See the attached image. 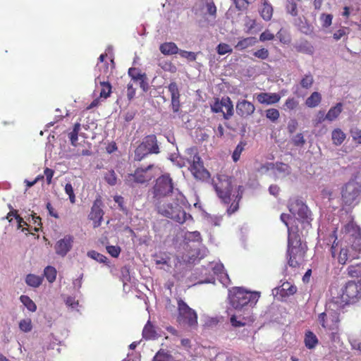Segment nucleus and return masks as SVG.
Segmentation results:
<instances>
[{"instance_id": "1", "label": "nucleus", "mask_w": 361, "mask_h": 361, "mask_svg": "<svg viewBox=\"0 0 361 361\" xmlns=\"http://www.w3.org/2000/svg\"><path fill=\"white\" fill-rule=\"evenodd\" d=\"M185 203L183 195L180 192H177L172 202H168L166 200L157 201L154 205L157 212L161 216L179 224H183L188 219H192L191 215L187 214L183 209Z\"/></svg>"}, {"instance_id": "2", "label": "nucleus", "mask_w": 361, "mask_h": 361, "mask_svg": "<svg viewBox=\"0 0 361 361\" xmlns=\"http://www.w3.org/2000/svg\"><path fill=\"white\" fill-rule=\"evenodd\" d=\"M259 297V292L248 291L240 287H235L229 290L231 307L238 312H243V314L257 304Z\"/></svg>"}, {"instance_id": "3", "label": "nucleus", "mask_w": 361, "mask_h": 361, "mask_svg": "<svg viewBox=\"0 0 361 361\" xmlns=\"http://www.w3.org/2000/svg\"><path fill=\"white\" fill-rule=\"evenodd\" d=\"M361 298V283L360 281H348L338 292L336 296H334L332 301L337 307L343 308L346 305L354 303Z\"/></svg>"}, {"instance_id": "4", "label": "nucleus", "mask_w": 361, "mask_h": 361, "mask_svg": "<svg viewBox=\"0 0 361 361\" xmlns=\"http://www.w3.org/2000/svg\"><path fill=\"white\" fill-rule=\"evenodd\" d=\"M306 247L302 245L300 235L293 228H288V264L290 267H295L300 264L305 253Z\"/></svg>"}, {"instance_id": "5", "label": "nucleus", "mask_w": 361, "mask_h": 361, "mask_svg": "<svg viewBox=\"0 0 361 361\" xmlns=\"http://www.w3.org/2000/svg\"><path fill=\"white\" fill-rule=\"evenodd\" d=\"M213 185L218 197L226 204L231 200L232 195L237 192L235 180L226 174H218L216 180H213Z\"/></svg>"}, {"instance_id": "6", "label": "nucleus", "mask_w": 361, "mask_h": 361, "mask_svg": "<svg viewBox=\"0 0 361 361\" xmlns=\"http://www.w3.org/2000/svg\"><path fill=\"white\" fill-rule=\"evenodd\" d=\"M178 189L174 188L173 183L169 174L159 177L152 188L154 203L157 201H163L165 197H175Z\"/></svg>"}, {"instance_id": "7", "label": "nucleus", "mask_w": 361, "mask_h": 361, "mask_svg": "<svg viewBox=\"0 0 361 361\" xmlns=\"http://www.w3.org/2000/svg\"><path fill=\"white\" fill-rule=\"evenodd\" d=\"M342 308L331 300L327 303L326 310L318 316V322L326 330L336 331L338 328L339 314Z\"/></svg>"}, {"instance_id": "8", "label": "nucleus", "mask_w": 361, "mask_h": 361, "mask_svg": "<svg viewBox=\"0 0 361 361\" xmlns=\"http://www.w3.org/2000/svg\"><path fill=\"white\" fill-rule=\"evenodd\" d=\"M329 237L330 239L327 244L329 245L332 242L331 252L332 257L336 258L337 252V244H336V240H337V236L336 235L335 230L331 233ZM358 255L359 252H357L353 247H341L338 254L337 255V260L339 264H345L346 262H350L352 259L358 258Z\"/></svg>"}, {"instance_id": "9", "label": "nucleus", "mask_w": 361, "mask_h": 361, "mask_svg": "<svg viewBox=\"0 0 361 361\" xmlns=\"http://www.w3.org/2000/svg\"><path fill=\"white\" fill-rule=\"evenodd\" d=\"M178 315L177 320L180 324L194 327L197 324V315L183 300H178Z\"/></svg>"}, {"instance_id": "10", "label": "nucleus", "mask_w": 361, "mask_h": 361, "mask_svg": "<svg viewBox=\"0 0 361 361\" xmlns=\"http://www.w3.org/2000/svg\"><path fill=\"white\" fill-rule=\"evenodd\" d=\"M288 207L290 212L296 217L298 220L301 221L307 226L310 225L312 220L311 212L302 200L298 199L291 200Z\"/></svg>"}, {"instance_id": "11", "label": "nucleus", "mask_w": 361, "mask_h": 361, "mask_svg": "<svg viewBox=\"0 0 361 361\" xmlns=\"http://www.w3.org/2000/svg\"><path fill=\"white\" fill-rule=\"evenodd\" d=\"M361 188L353 180L345 184L343 188L341 195L342 200L345 204L355 205L359 202V196Z\"/></svg>"}, {"instance_id": "12", "label": "nucleus", "mask_w": 361, "mask_h": 361, "mask_svg": "<svg viewBox=\"0 0 361 361\" xmlns=\"http://www.w3.org/2000/svg\"><path fill=\"white\" fill-rule=\"evenodd\" d=\"M153 167V164H149L146 167L137 168L133 174L130 173L126 177V183L128 185L133 186L135 183H144L150 180L154 176L150 172Z\"/></svg>"}, {"instance_id": "13", "label": "nucleus", "mask_w": 361, "mask_h": 361, "mask_svg": "<svg viewBox=\"0 0 361 361\" xmlns=\"http://www.w3.org/2000/svg\"><path fill=\"white\" fill-rule=\"evenodd\" d=\"M195 15L206 17L209 16L215 18L216 8L213 0H201L195 6Z\"/></svg>"}, {"instance_id": "14", "label": "nucleus", "mask_w": 361, "mask_h": 361, "mask_svg": "<svg viewBox=\"0 0 361 361\" xmlns=\"http://www.w3.org/2000/svg\"><path fill=\"white\" fill-rule=\"evenodd\" d=\"M190 164V171L195 178L206 180L209 177V173L204 168L203 163L199 156L195 155Z\"/></svg>"}, {"instance_id": "15", "label": "nucleus", "mask_w": 361, "mask_h": 361, "mask_svg": "<svg viewBox=\"0 0 361 361\" xmlns=\"http://www.w3.org/2000/svg\"><path fill=\"white\" fill-rule=\"evenodd\" d=\"M74 237L71 235H66L59 240L55 245L54 250L56 255L63 257L73 247Z\"/></svg>"}, {"instance_id": "16", "label": "nucleus", "mask_w": 361, "mask_h": 361, "mask_svg": "<svg viewBox=\"0 0 361 361\" xmlns=\"http://www.w3.org/2000/svg\"><path fill=\"white\" fill-rule=\"evenodd\" d=\"M267 171H272L277 178H283L290 173V166L284 163H268L264 166Z\"/></svg>"}, {"instance_id": "17", "label": "nucleus", "mask_w": 361, "mask_h": 361, "mask_svg": "<svg viewBox=\"0 0 361 361\" xmlns=\"http://www.w3.org/2000/svg\"><path fill=\"white\" fill-rule=\"evenodd\" d=\"M235 109L239 116L247 118L255 112V107L252 102L243 99L237 102Z\"/></svg>"}, {"instance_id": "18", "label": "nucleus", "mask_w": 361, "mask_h": 361, "mask_svg": "<svg viewBox=\"0 0 361 361\" xmlns=\"http://www.w3.org/2000/svg\"><path fill=\"white\" fill-rule=\"evenodd\" d=\"M104 212L100 207V203L95 201L92 207L91 212L89 215L90 219L94 221V227H98L101 225L103 219Z\"/></svg>"}, {"instance_id": "19", "label": "nucleus", "mask_w": 361, "mask_h": 361, "mask_svg": "<svg viewBox=\"0 0 361 361\" xmlns=\"http://www.w3.org/2000/svg\"><path fill=\"white\" fill-rule=\"evenodd\" d=\"M210 269H212L214 273V274L219 276V280L221 283L224 286H227L229 282L230 279L228 278V274L225 272L224 267L223 264L221 263H212L210 265Z\"/></svg>"}, {"instance_id": "20", "label": "nucleus", "mask_w": 361, "mask_h": 361, "mask_svg": "<svg viewBox=\"0 0 361 361\" xmlns=\"http://www.w3.org/2000/svg\"><path fill=\"white\" fill-rule=\"evenodd\" d=\"M281 97L277 93L262 92L257 95V99L260 104H273L279 102Z\"/></svg>"}, {"instance_id": "21", "label": "nucleus", "mask_w": 361, "mask_h": 361, "mask_svg": "<svg viewBox=\"0 0 361 361\" xmlns=\"http://www.w3.org/2000/svg\"><path fill=\"white\" fill-rule=\"evenodd\" d=\"M142 142L147 149H149L151 154L159 153V148L157 144V137L154 135H149L146 136Z\"/></svg>"}, {"instance_id": "22", "label": "nucleus", "mask_w": 361, "mask_h": 361, "mask_svg": "<svg viewBox=\"0 0 361 361\" xmlns=\"http://www.w3.org/2000/svg\"><path fill=\"white\" fill-rule=\"evenodd\" d=\"M244 192V188L242 185H238L237 188V192H233L231 197V200L233 198V202L231 204L227 212L229 214H231L236 212L238 209V202L240 200L242 195Z\"/></svg>"}, {"instance_id": "23", "label": "nucleus", "mask_w": 361, "mask_h": 361, "mask_svg": "<svg viewBox=\"0 0 361 361\" xmlns=\"http://www.w3.org/2000/svg\"><path fill=\"white\" fill-rule=\"evenodd\" d=\"M159 50L164 55L178 54L180 49L174 42H164L159 46Z\"/></svg>"}, {"instance_id": "24", "label": "nucleus", "mask_w": 361, "mask_h": 361, "mask_svg": "<svg viewBox=\"0 0 361 361\" xmlns=\"http://www.w3.org/2000/svg\"><path fill=\"white\" fill-rule=\"evenodd\" d=\"M295 49L301 53L312 55L314 53V47L309 42L301 40L295 45Z\"/></svg>"}, {"instance_id": "25", "label": "nucleus", "mask_w": 361, "mask_h": 361, "mask_svg": "<svg viewBox=\"0 0 361 361\" xmlns=\"http://www.w3.org/2000/svg\"><path fill=\"white\" fill-rule=\"evenodd\" d=\"M343 111V104L337 103L334 106L330 108L326 114V120L329 121H335Z\"/></svg>"}, {"instance_id": "26", "label": "nucleus", "mask_w": 361, "mask_h": 361, "mask_svg": "<svg viewBox=\"0 0 361 361\" xmlns=\"http://www.w3.org/2000/svg\"><path fill=\"white\" fill-rule=\"evenodd\" d=\"M344 231L345 233L349 234L355 239L360 238V228L353 221L349 222L348 224L345 226Z\"/></svg>"}, {"instance_id": "27", "label": "nucleus", "mask_w": 361, "mask_h": 361, "mask_svg": "<svg viewBox=\"0 0 361 361\" xmlns=\"http://www.w3.org/2000/svg\"><path fill=\"white\" fill-rule=\"evenodd\" d=\"M224 118L229 119L233 115V105L228 97H223Z\"/></svg>"}, {"instance_id": "28", "label": "nucleus", "mask_w": 361, "mask_h": 361, "mask_svg": "<svg viewBox=\"0 0 361 361\" xmlns=\"http://www.w3.org/2000/svg\"><path fill=\"white\" fill-rule=\"evenodd\" d=\"M95 83H99L102 87V90L100 92L101 97L106 99L110 96V94L111 92V86L109 82L102 80L100 76H98L95 79Z\"/></svg>"}, {"instance_id": "29", "label": "nucleus", "mask_w": 361, "mask_h": 361, "mask_svg": "<svg viewBox=\"0 0 361 361\" xmlns=\"http://www.w3.org/2000/svg\"><path fill=\"white\" fill-rule=\"evenodd\" d=\"M278 290L282 296H289L297 291V288L289 282H284Z\"/></svg>"}, {"instance_id": "30", "label": "nucleus", "mask_w": 361, "mask_h": 361, "mask_svg": "<svg viewBox=\"0 0 361 361\" xmlns=\"http://www.w3.org/2000/svg\"><path fill=\"white\" fill-rule=\"evenodd\" d=\"M322 101L321 94L318 92H314L305 100V105L310 108L317 106Z\"/></svg>"}, {"instance_id": "31", "label": "nucleus", "mask_w": 361, "mask_h": 361, "mask_svg": "<svg viewBox=\"0 0 361 361\" xmlns=\"http://www.w3.org/2000/svg\"><path fill=\"white\" fill-rule=\"evenodd\" d=\"M346 135L345 133L340 128L334 129L331 133V139L333 143L336 145H341L345 140Z\"/></svg>"}, {"instance_id": "32", "label": "nucleus", "mask_w": 361, "mask_h": 361, "mask_svg": "<svg viewBox=\"0 0 361 361\" xmlns=\"http://www.w3.org/2000/svg\"><path fill=\"white\" fill-rule=\"evenodd\" d=\"M43 281V277L35 274H27L25 278V283L27 286L37 288L39 287Z\"/></svg>"}, {"instance_id": "33", "label": "nucleus", "mask_w": 361, "mask_h": 361, "mask_svg": "<svg viewBox=\"0 0 361 361\" xmlns=\"http://www.w3.org/2000/svg\"><path fill=\"white\" fill-rule=\"evenodd\" d=\"M246 317L242 314H233L231 315L230 322L233 326L241 327L246 324Z\"/></svg>"}, {"instance_id": "34", "label": "nucleus", "mask_w": 361, "mask_h": 361, "mask_svg": "<svg viewBox=\"0 0 361 361\" xmlns=\"http://www.w3.org/2000/svg\"><path fill=\"white\" fill-rule=\"evenodd\" d=\"M257 42L255 37H250L240 40L235 45L238 50H243L247 47L253 46Z\"/></svg>"}, {"instance_id": "35", "label": "nucleus", "mask_w": 361, "mask_h": 361, "mask_svg": "<svg viewBox=\"0 0 361 361\" xmlns=\"http://www.w3.org/2000/svg\"><path fill=\"white\" fill-rule=\"evenodd\" d=\"M305 346L309 349L314 348L318 343V339L316 335L312 331H307L305 336Z\"/></svg>"}, {"instance_id": "36", "label": "nucleus", "mask_w": 361, "mask_h": 361, "mask_svg": "<svg viewBox=\"0 0 361 361\" xmlns=\"http://www.w3.org/2000/svg\"><path fill=\"white\" fill-rule=\"evenodd\" d=\"M149 154H151L149 149H147L142 142H141L135 150V159L141 161Z\"/></svg>"}, {"instance_id": "37", "label": "nucleus", "mask_w": 361, "mask_h": 361, "mask_svg": "<svg viewBox=\"0 0 361 361\" xmlns=\"http://www.w3.org/2000/svg\"><path fill=\"white\" fill-rule=\"evenodd\" d=\"M142 336L145 339H154L157 336V333L154 326L148 322L142 331Z\"/></svg>"}, {"instance_id": "38", "label": "nucleus", "mask_w": 361, "mask_h": 361, "mask_svg": "<svg viewBox=\"0 0 361 361\" xmlns=\"http://www.w3.org/2000/svg\"><path fill=\"white\" fill-rule=\"evenodd\" d=\"M259 13L264 20H269L272 17L273 8L268 2L263 3V6L259 10Z\"/></svg>"}, {"instance_id": "39", "label": "nucleus", "mask_w": 361, "mask_h": 361, "mask_svg": "<svg viewBox=\"0 0 361 361\" xmlns=\"http://www.w3.org/2000/svg\"><path fill=\"white\" fill-rule=\"evenodd\" d=\"M20 300L29 311L34 312L37 310V305L29 296L21 295Z\"/></svg>"}, {"instance_id": "40", "label": "nucleus", "mask_w": 361, "mask_h": 361, "mask_svg": "<svg viewBox=\"0 0 361 361\" xmlns=\"http://www.w3.org/2000/svg\"><path fill=\"white\" fill-rule=\"evenodd\" d=\"M246 145L245 141H240L238 144L232 154V159L234 162H237L240 159V154L243 152Z\"/></svg>"}, {"instance_id": "41", "label": "nucleus", "mask_w": 361, "mask_h": 361, "mask_svg": "<svg viewBox=\"0 0 361 361\" xmlns=\"http://www.w3.org/2000/svg\"><path fill=\"white\" fill-rule=\"evenodd\" d=\"M44 276L49 283H53L56 277V269L51 266L47 267L44 271Z\"/></svg>"}, {"instance_id": "42", "label": "nucleus", "mask_w": 361, "mask_h": 361, "mask_svg": "<svg viewBox=\"0 0 361 361\" xmlns=\"http://www.w3.org/2000/svg\"><path fill=\"white\" fill-rule=\"evenodd\" d=\"M19 329L24 333H28L32 329V320L30 318L21 319L19 322Z\"/></svg>"}, {"instance_id": "43", "label": "nucleus", "mask_w": 361, "mask_h": 361, "mask_svg": "<svg viewBox=\"0 0 361 361\" xmlns=\"http://www.w3.org/2000/svg\"><path fill=\"white\" fill-rule=\"evenodd\" d=\"M321 195L322 198L328 199L330 201L337 196V192L333 188L326 187L322 190Z\"/></svg>"}, {"instance_id": "44", "label": "nucleus", "mask_w": 361, "mask_h": 361, "mask_svg": "<svg viewBox=\"0 0 361 361\" xmlns=\"http://www.w3.org/2000/svg\"><path fill=\"white\" fill-rule=\"evenodd\" d=\"M348 275L351 277H360L361 276V263L350 265L348 268Z\"/></svg>"}, {"instance_id": "45", "label": "nucleus", "mask_w": 361, "mask_h": 361, "mask_svg": "<svg viewBox=\"0 0 361 361\" xmlns=\"http://www.w3.org/2000/svg\"><path fill=\"white\" fill-rule=\"evenodd\" d=\"M314 82V78L312 75L309 73L302 78L300 81V85L305 89H309L312 87Z\"/></svg>"}, {"instance_id": "46", "label": "nucleus", "mask_w": 361, "mask_h": 361, "mask_svg": "<svg viewBox=\"0 0 361 361\" xmlns=\"http://www.w3.org/2000/svg\"><path fill=\"white\" fill-rule=\"evenodd\" d=\"M87 256L100 263H106L107 262L106 257L94 250L88 252Z\"/></svg>"}, {"instance_id": "47", "label": "nucleus", "mask_w": 361, "mask_h": 361, "mask_svg": "<svg viewBox=\"0 0 361 361\" xmlns=\"http://www.w3.org/2000/svg\"><path fill=\"white\" fill-rule=\"evenodd\" d=\"M104 179L111 185H115L117 182L116 173L113 170H110L105 173Z\"/></svg>"}, {"instance_id": "48", "label": "nucleus", "mask_w": 361, "mask_h": 361, "mask_svg": "<svg viewBox=\"0 0 361 361\" xmlns=\"http://www.w3.org/2000/svg\"><path fill=\"white\" fill-rule=\"evenodd\" d=\"M169 92L171 94L172 98H180V92L178 85L176 82H172L168 86Z\"/></svg>"}, {"instance_id": "49", "label": "nucleus", "mask_w": 361, "mask_h": 361, "mask_svg": "<svg viewBox=\"0 0 361 361\" xmlns=\"http://www.w3.org/2000/svg\"><path fill=\"white\" fill-rule=\"evenodd\" d=\"M286 10L288 13L293 16H295L298 14L297 4L293 0H288L286 5Z\"/></svg>"}, {"instance_id": "50", "label": "nucleus", "mask_w": 361, "mask_h": 361, "mask_svg": "<svg viewBox=\"0 0 361 361\" xmlns=\"http://www.w3.org/2000/svg\"><path fill=\"white\" fill-rule=\"evenodd\" d=\"M212 111L214 113H222L224 114L223 109V97L221 99H216L213 104L211 105Z\"/></svg>"}, {"instance_id": "51", "label": "nucleus", "mask_w": 361, "mask_h": 361, "mask_svg": "<svg viewBox=\"0 0 361 361\" xmlns=\"http://www.w3.org/2000/svg\"><path fill=\"white\" fill-rule=\"evenodd\" d=\"M216 50L218 54L220 55H224L232 52V48L230 47V45L224 43L219 44L216 47Z\"/></svg>"}, {"instance_id": "52", "label": "nucleus", "mask_w": 361, "mask_h": 361, "mask_svg": "<svg viewBox=\"0 0 361 361\" xmlns=\"http://www.w3.org/2000/svg\"><path fill=\"white\" fill-rule=\"evenodd\" d=\"M266 116L271 121H276L279 117V111L276 109H269L266 111Z\"/></svg>"}, {"instance_id": "53", "label": "nucleus", "mask_w": 361, "mask_h": 361, "mask_svg": "<svg viewBox=\"0 0 361 361\" xmlns=\"http://www.w3.org/2000/svg\"><path fill=\"white\" fill-rule=\"evenodd\" d=\"M128 75L134 81L139 80V79H141V78L144 75L141 74L139 70L135 68H130L128 70Z\"/></svg>"}, {"instance_id": "54", "label": "nucleus", "mask_w": 361, "mask_h": 361, "mask_svg": "<svg viewBox=\"0 0 361 361\" xmlns=\"http://www.w3.org/2000/svg\"><path fill=\"white\" fill-rule=\"evenodd\" d=\"M178 54L181 57L187 59L190 61H194L196 60L197 54L195 52L180 49Z\"/></svg>"}, {"instance_id": "55", "label": "nucleus", "mask_w": 361, "mask_h": 361, "mask_svg": "<svg viewBox=\"0 0 361 361\" xmlns=\"http://www.w3.org/2000/svg\"><path fill=\"white\" fill-rule=\"evenodd\" d=\"M153 361H173V357L166 353L158 352Z\"/></svg>"}, {"instance_id": "56", "label": "nucleus", "mask_w": 361, "mask_h": 361, "mask_svg": "<svg viewBox=\"0 0 361 361\" xmlns=\"http://www.w3.org/2000/svg\"><path fill=\"white\" fill-rule=\"evenodd\" d=\"M236 8L241 11L247 8V5L255 0H233Z\"/></svg>"}, {"instance_id": "57", "label": "nucleus", "mask_w": 361, "mask_h": 361, "mask_svg": "<svg viewBox=\"0 0 361 361\" xmlns=\"http://www.w3.org/2000/svg\"><path fill=\"white\" fill-rule=\"evenodd\" d=\"M108 253L113 257H117L120 255L121 248L118 246L108 245L106 246Z\"/></svg>"}, {"instance_id": "58", "label": "nucleus", "mask_w": 361, "mask_h": 361, "mask_svg": "<svg viewBox=\"0 0 361 361\" xmlns=\"http://www.w3.org/2000/svg\"><path fill=\"white\" fill-rule=\"evenodd\" d=\"M65 192L69 196V199L71 203H75V196L73 192V186L71 183H67L65 185Z\"/></svg>"}, {"instance_id": "59", "label": "nucleus", "mask_w": 361, "mask_h": 361, "mask_svg": "<svg viewBox=\"0 0 361 361\" xmlns=\"http://www.w3.org/2000/svg\"><path fill=\"white\" fill-rule=\"evenodd\" d=\"M298 105V101L293 97H289L285 102V106L289 110L295 109Z\"/></svg>"}, {"instance_id": "60", "label": "nucleus", "mask_w": 361, "mask_h": 361, "mask_svg": "<svg viewBox=\"0 0 361 361\" xmlns=\"http://www.w3.org/2000/svg\"><path fill=\"white\" fill-rule=\"evenodd\" d=\"M332 18L333 17L331 14H322L320 18L322 26L324 27L330 26L332 22Z\"/></svg>"}, {"instance_id": "61", "label": "nucleus", "mask_w": 361, "mask_h": 361, "mask_svg": "<svg viewBox=\"0 0 361 361\" xmlns=\"http://www.w3.org/2000/svg\"><path fill=\"white\" fill-rule=\"evenodd\" d=\"M253 54L260 59H266L269 56V51L267 49L262 48L255 51Z\"/></svg>"}, {"instance_id": "62", "label": "nucleus", "mask_w": 361, "mask_h": 361, "mask_svg": "<svg viewBox=\"0 0 361 361\" xmlns=\"http://www.w3.org/2000/svg\"><path fill=\"white\" fill-rule=\"evenodd\" d=\"M66 305L71 307L72 310H76L79 305V302L78 300H75V298L72 297H68L65 300Z\"/></svg>"}, {"instance_id": "63", "label": "nucleus", "mask_w": 361, "mask_h": 361, "mask_svg": "<svg viewBox=\"0 0 361 361\" xmlns=\"http://www.w3.org/2000/svg\"><path fill=\"white\" fill-rule=\"evenodd\" d=\"M351 135L353 139L356 141L357 143L361 144V129L359 128H353L351 130Z\"/></svg>"}, {"instance_id": "64", "label": "nucleus", "mask_w": 361, "mask_h": 361, "mask_svg": "<svg viewBox=\"0 0 361 361\" xmlns=\"http://www.w3.org/2000/svg\"><path fill=\"white\" fill-rule=\"evenodd\" d=\"M293 142L295 145L300 146L303 145L305 142V140L302 133H298L293 137Z\"/></svg>"}]
</instances>
